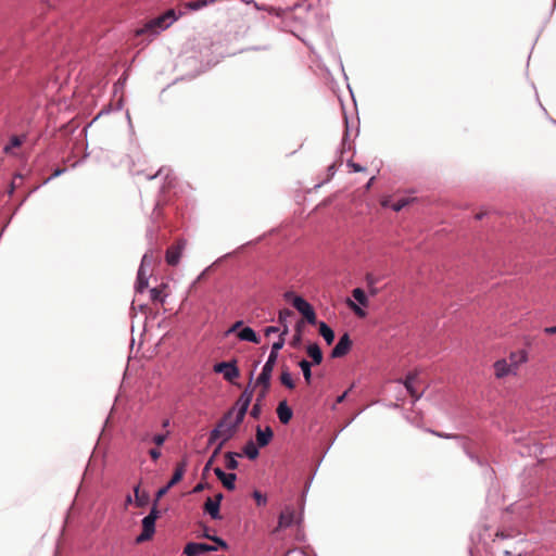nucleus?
I'll return each instance as SVG.
<instances>
[{
    "instance_id": "obj_1",
    "label": "nucleus",
    "mask_w": 556,
    "mask_h": 556,
    "mask_svg": "<svg viewBox=\"0 0 556 556\" xmlns=\"http://www.w3.org/2000/svg\"><path fill=\"white\" fill-rule=\"evenodd\" d=\"M529 362V352L525 349L510 351L506 357H501L492 364L496 380L517 378L520 369Z\"/></svg>"
},
{
    "instance_id": "obj_2",
    "label": "nucleus",
    "mask_w": 556,
    "mask_h": 556,
    "mask_svg": "<svg viewBox=\"0 0 556 556\" xmlns=\"http://www.w3.org/2000/svg\"><path fill=\"white\" fill-rule=\"evenodd\" d=\"M242 421V417L236 415L230 410L223 417V419L217 424V426L211 431L208 438L210 444H213L218 441L214 454L220 452L224 444L235 435L239 425Z\"/></svg>"
},
{
    "instance_id": "obj_3",
    "label": "nucleus",
    "mask_w": 556,
    "mask_h": 556,
    "mask_svg": "<svg viewBox=\"0 0 556 556\" xmlns=\"http://www.w3.org/2000/svg\"><path fill=\"white\" fill-rule=\"evenodd\" d=\"M182 13L177 14L175 10H167L165 13L150 20L147 22L141 28L136 30L137 36H142L146 34L156 36L163 30L167 29L172 24H174Z\"/></svg>"
},
{
    "instance_id": "obj_4",
    "label": "nucleus",
    "mask_w": 556,
    "mask_h": 556,
    "mask_svg": "<svg viewBox=\"0 0 556 556\" xmlns=\"http://www.w3.org/2000/svg\"><path fill=\"white\" fill-rule=\"evenodd\" d=\"M285 296L292 301L294 308L302 314L308 324H316V314L313 306L302 296L294 295L293 293H286Z\"/></svg>"
},
{
    "instance_id": "obj_5",
    "label": "nucleus",
    "mask_w": 556,
    "mask_h": 556,
    "mask_svg": "<svg viewBox=\"0 0 556 556\" xmlns=\"http://www.w3.org/2000/svg\"><path fill=\"white\" fill-rule=\"evenodd\" d=\"M277 358H274V355H268L266 363L264 364L262 371L256 380V384L262 386V391L260 393V400L264 399L268 392L270 386V378L276 365Z\"/></svg>"
},
{
    "instance_id": "obj_6",
    "label": "nucleus",
    "mask_w": 556,
    "mask_h": 556,
    "mask_svg": "<svg viewBox=\"0 0 556 556\" xmlns=\"http://www.w3.org/2000/svg\"><path fill=\"white\" fill-rule=\"evenodd\" d=\"M353 299L359 304L357 305L354 301L348 300L349 307L358 316L365 317L366 311L363 307L368 305V298L365 291L361 288H355L352 292Z\"/></svg>"
},
{
    "instance_id": "obj_7",
    "label": "nucleus",
    "mask_w": 556,
    "mask_h": 556,
    "mask_svg": "<svg viewBox=\"0 0 556 556\" xmlns=\"http://www.w3.org/2000/svg\"><path fill=\"white\" fill-rule=\"evenodd\" d=\"M155 520L156 511L155 509H152L150 514L142 519V532L136 539L138 543L144 542L152 538L155 532Z\"/></svg>"
},
{
    "instance_id": "obj_8",
    "label": "nucleus",
    "mask_w": 556,
    "mask_h": 556,
    "mask_svg": "<svg viewBox=\"0 0 556 556\" xmlns=\"http://www.w3.org/2000/svg\"><path fill=\"white\" fill-rule=\"evenodd\" d=\"M253 397V391L250 388H247L238 401L236 402L235 406L230 409V412L235 413L236 415L244 418L247 410L250 406V403Z\"/></svg>"
},
{
    "instance_id": "obj_9",
    "label": "nucleus",
    "mask_w": 556,
    "mask_h": 556,
    "mask_svg": "<svg viewBox=\"0 0 556 556\" xmlns=\"http://www.w3.org/2000/svg\"><path fill=\"white\" fill-rule=\"evenodd\" d=\"M214 371L222 374L228 381L238 378L240 372L235 362H222L214 365Z\"/></svg>"
},
{
    "instance_id": "obj_10",
    "label": "nucleus",
    "mask_w": 556,
    "mask_h": 556,
    "mask_svg": "<svg viewBox=\"0 0 556 556\" xmlns=\"http://www.w3.org/2000/svg\"><path fill=\"white\" fill-rule=\"evenodd\" d=\"M186 240H179L177 245L170 247L166 251V262L168 265L176 266L182 255V251L186 248Z\"/></svg>"
},
{
    "instance_id": "obj_11",
    "label": "nucleus",
    "mask_w": 556,
    "mask_h": 556,
    "mask_svg": "<svg viewBox=\"0 0 556 556\" xmlns=\"http://www.w3.org/2000/svg\"><path fill=\"white\" fill-rule=\"evenodd\" d=\"M351 345H352V342H351L349 333H344L343 336L340 337L339 341L332 349L331 357L339 358V357L346 355L349 353V351L351 350Z\"/></svg>"
},
{
    "instance_id": "obj_12",
    "label": "nucleus",
    "mask_w": 556,
    "mask_h": 556,
    "mask_svg": "<svg viewBox=\"0 0 556 556\" xmlns=\"http://www.w3.org/2000/svg\"><path fill=\"white\" fill-rule=\"evenodd\" d=\"M223 500V494L217 493L214 498L208 497L205 501L204 509L212 517V519L218 520L222 518L219 514L220 502Z\"/></svg>"
},
{
    "instance_id": "obj_13",
    "label": "nucleus",
    "mask_w": 556,
    "mask_h": 556,
    "mask_svg": "<svg viewBox=\"0 0 556 556\" xmlns=\"http://www.w3.org/2000/svg\"><path fill=\"white\" fill-rule=\"evenodd\" d=\"M216 549H217V547L208 545V544L190 542L185 546L184 553L187 556H199L203 553L212 552V551H216Z\"/></svg>"
},
{
    "instance_id": "obj_14",
    "label": "nucleus",
    "mask_w": 556,
    "mask_h": 556,
    "mask_svg": "<svg viewBox=\"0 0 556 556\" xmlns=\"http://www.w3.org/2000/svg\"><path fill=\"white\" fill-rule=\"evenodd\" d=\"M294 519H295L294 509L292 507H286L279 516L278 528L285 529V528L291 527L294 522Z\"/></svg>"
},
{
    "instance_id": "obj_15",
    "label": "nucleus",
    "mask_w": 556,
    "mask_h": 556,
    "mask_svg": "<svg viewBox=\"0 0 556 556\" xmlns=\"http://www.w3.org/2000/svg\"><path fill=\"white\" fill-rule=\"evenodd\" d=\"M214 473L222 481L223 485L228 490H233L236 488V479L237 476L235 473H227L220 468H215Z\"/></svg>"
},
{
    "instance_id": "obj_16",
    "label": "nucleus",
    "mask_w": 556,
    "mask_h": 556,
    "mask_svg": "<svg viewBox=\"0 0 556 556\" xmlns=\"http://www.w3.org/2000/svg\"><path fill=\"white\" fill-rule=\"evenodd\" d=\"M273 430L270 427H265L264 429L260 426L256 428V444L260 447H264L269 444L273 439Z\"/></svg>"
},
{
    "instance_id": "obj_17",
    "label": "nucleus",
    "mask_w": 556,
    "mask_h": 556,
    "mask_svg": "<svg viewBox=\"0 0 556 556\" xmlns=\"http://www.w3.org/2000/svg\"><path fill=\"white\" fill-rule=\"evenodd\" d=\"M416 379H417V374L409 372L408 375H406L405 379L403 380V384H404L405 389L407 390L409 395L412 397H414L415 401H417L421 397V393H419L414 387Z\"/></svg>"
},
{
    "instance_id": "obj_18",
    "label": "nucleus",
    "mask_w": 556,
    "mask_h": 556,
    "mask_svg": "<svg viewBox=\"0 0 556 556\" xmlns=\"http://www.w3.org/2000/svg\"><path fill=\"white\" fill-rule=\"evenodd\" d=\"M237 337L240 341L260 343L261 338L256 334V332L249 326L241 328L237 332Z\"/></svg>"
},
{
    "instance_id": "obj_19",
    "label": "nucleus",
    "mask_w": 556,
    "mask_h": 556,
    "mask_svg": "<svg viewBox=\"0 0 556 556\" xmlns=\"http://www.w3.org/2000/svg\"><path fill=\"white\" fill-rule=\"evenodd\" d=\"M277 416H278V418H279L281 424L287 425V424L290 422V420H291V418L293 416V412L289 407V405H288V403L286 401H281L278 404Z\"/></svg>"
},
{
    "instance_id": "obj_20",
    "label": "nucleus",
    "mask_w": 556,
    "mask_h": 556,
    "mask_svg": "<svg viewBox=\"0 0 556 556\" xmlns=\"http://www.w3.org/2000/svg\"><path fill=\"white\" fill-rule=\"evenodd\" d=\"M308 356L312 358V363L319 365L323 362V352L317 343H311L306 348Z\"/></svg>"
},
{
    "instance_id": "obj_21",
    "label": "nucleus",
    "mask_w": 556,
    "mask_h": 556,
    "mask_svg": "<svg viewBox=\"0 0 556 556\" xmlns=\"http://www.w3.org/2000/svg\"><path fill=\"white\" fill-rule=\"evenodd\" d=\"M318 326L320 336L324 338L327 344H331L334 340L333 330L325 321H320Z\"/></svg>"
},
{
    "instance_id": "obj_22",
    "label": "nucleus",
    "mask_w": 556,
    "mask_h": 556,
    "mask_svg": "<svg viewBox=\"0 0 556 556\" xmlns=\"http://www.w3.org/2000/svg\"><path fill=\"white\" fill-rule=\"evenodd\" d=\"M186 462H182L181 464L177 465L172 479L168 481V486H174L182 479L186 471Z\"/></svg>"
},
{
    "instance_id": "obj_23",
    "label": "nucleus",
    "mask_w": 556,
    "mask_h": 556,
    "mask_svg": "<svg viewBox=\"0 0 556 556\" xmlns=\"http://www.w3.org/2000/svg\"><path fill=\"white\" fill-rule=\"evenodd\" d=\"M148 281L149 275L146 268L139 267L137 276V289L139 292H142L147 288Z\"/></svg>"
},
{
    "instance_id": "obj_24",
    "label": "nucleus",
    "mask_w": 556,
    "mask_h": 556,
    "mask_svg": "<svg viewBox=\"0 0 556 556\" xmlns=\"http://www.w3.org/2000/svg\"><path fill=\"white\" fill-rule=\"evenodd\" d=\"M258 447L255 442L249 441L243 447V454L250 459H255L258 456Z\"/></svg>"
},
{
    "instance_id": "obj_25",
    "label": "nucleus",
    "mask_w": 556,
    "mask_h": 556,
    "mask_svg": "<svg viewBox=\"0 0 556 556\" xmlns=\"http://www.w3.org/2000/svg\"><path fill=\"white\" fill-rule=\"evenodd\" d=\"M299 366L303 372V377H304L306 383H311V381H312V370H311L312 363H309L306 359H302L299 363Z\"/></svg>"
},
{
    "instance_id": "obj_26",
    "label": "nucleus",
    "mask_w": 556,
    "mask_h": 556,
    "mask_svg": "<svg viewBox=\"0 0 556 556\" xmlns=\"http://www.w3.org/2000/svg\"><path fill=\"white\" fill-rule=\"evenodd\" d=\"M23 143V138L18 136L11 137L9 143L3 148V151L8 154L13 153V149L18 148Z\"/></svg>"
},
{
    "instance_id": "obj_27",
    "label": "nucleus",
    "mask_w": 556,
    "mask_h": 556,
    "mask_svg": "<svg viewBox=\"0 0 556 556\" xmlns=\"http://www.w3.org/2000/svg\"><path fill=\"white\" fill-rule=\"evenodd\" d=\"M213 2V0H198L186 3V8L190 11H198L206 7L208 3Z\"/></svg>"
},
{
    "instance_id": "obj_28",
    "label": "nucleus",
    "mask_w": 556,
    "mask_h": 556,
    "mask_svg": "<svg viewBox=\"0 0 556 556\" xmlns=\"http://www.w3.org/2000/svg\"><path fill=\"white\" fill-rule=\"evenodd\" d=\"M281 383L289 389L294 388V382L289 370H283L280 376Z\"/></svg>"
},
{
    "instance_id": "obj_29",
    "label": "nucleus",
    "mask_w": 556,
    "mask_h": 556,
    "mask_svg": "<svg viewBox=\"0 0 556 556\" xmlns=\"http://www.w3.org/2000/svg\"><path fill=\"white\" fill-rule=\"evenodd\" d=\"M285 345V338L279 337L278 341L274 342L269 355H274V358H278L279 351Z\"/></svg>"
},
{
    "instance_id": "obj_30",
    "label": "nucleus",
    "mask_w": 556,
    "mask_h": 556,
    "mask_svg": "<svg viewBox=\"0 0 556 556\" xmlns=\"http://www.w3.org/2000/svg\"><path fill=\"white\" fill-rule=\"evenodd\" d=\"M238 456H240V455L237 453H231V452H228L226 454L227 468L236 469L238 467V460H237Z\"/></svg>"
},
{
    "instance_id": "obj_31",
    "label": "nucleus",
    "mask_w": 556,
    "mask_h": 556,
    "mask_svg": "<svg viewBox=\"0 0 556 556\" xmlns=\"http://www.w3.org/2000/svg\"><path fill=\"white\" fill-rule=\"evenodd\" d=\"M150 295L152 300L160 301L161 303H164L166 299V295H163L162 290L159 288L151 289Z\"/></svg>"
},
{
    "instance_id": "obj_32",
    "label": "nucleus",
    "mask_w": 556,
    "mask_h": 556,
    "mask_svg": "<svg viewBox=\"0 0 556 556\" xmlns=\"http://www.w3.org/2000/svg\"><path fill=\"white\" fill-rule=\"evenodd\" d=\"M253 497L258 506H263L267 503L266 495L262 494L260 491H254Z\"/></svg>"
},
{
    "instance_id": "obj_33",
    "label": "nucleus",
    "mask_w": 556,
    "mask_h": 556,
    "mask_svg": "<svg viewBox=\"0 0 556 556\" xmlns=\"http://www.w3.org/2000/svg\"><path fill=\"white\" fill-rule=\"evenodd\" d=\"M241 328H243V321L238 320L225 332V336L228 337L233 332H238Z\"/></svg>"
},
{
    "instance_id": "obj_34",
    "label": "nucleus",
    "mask_w": 556,
    "mask_h": 556,
    "mask_svg": "<svg viewBox=\"0 0 556 556\" xmlns=\"http://www.w3.org/2000/svg\"><path fill=\"white\" fill-rule=\"evenodd\" d=\"M291 314H292V313H291V311H289V309L280 311V313H279V317H278L279 323H280V324H282V325L287 324V318H288L289 316H291Z\"/></svg>"
},
{
    "instance_id": "obj_35",
    "label": "nucleus",
    "mask_w": 556,
    "mask_h": 556,
    "mask_svg": "<svg viewBox=\"0 0 556 556\" xmlns=\"http://www.w3.org/2000/svg\"><path fill=\"white\" fill-rule=\"evenodd\" d=\"M165 440H166V434H162V433H160V434H155V435L152 438L153 443H155L157 446L163 445V444H164V442H165Z\"/></svg>"
},
{
    "instance_id": "obj_36",
    "label": "nucleus",
    "mask_w": 556,
    "mask_h": 556,
    "mask_svg": "<svg viewBox=\"0 0 556 556\" xmlns=\"http://www.w3.org/2000/svg\"><path fill=\"white\" fill-rule=\"evenodd\" d=\"M206 538L211 539L212 541L216 542L218 544L219 547L226 549L228 547L227 543L218 538V536H210V535H206Z\"/></svg>"
},
{
    "instance_id": "obj_37",
    "label": "nucleus",
    "mask_w": 556,
    "mask_h": 556,
    "mask_svg": "<svg viewBox=\"0 0 556 556\" xmlns=\"http://www.w3.org/2000/svg\"><path fill=\"white\" fill-rule=\"evenodd\" d=\"M152 263V256L149 254H144L140 264V267L146 268V266H150Z\"/></svg>"
},
{
    "instance_id": "obj_38",
    "label": "nucleus",
    "mask_w": 556,
    "mask_h": 556,
    "mask_svg": "<svg viewBox=\"0 0 556 556\" xmlns=\"http://www.w3.org/2000/svg\"><path fill=\"white\" fill-rule=\"evenodd\" d=\"M149 454L153 460H157L161 457V451L159 448L150 450Z\"/></svg>"
},
{
    "instance_id": "obj_39",
    "label": "nucleus",
    "mask_w": 556,
    "mask_h": 556,
    "mask_svg": "<svg viewBox=\"0 0 556 556\" xmlns=\"http://www.w3.org/2000/svg\"><path fill=\"white\" fill-rule=\"evenodd\" d=\"M348 166L353 170V172H363L364 170V167H362L361 165L356 164V163H353V162H350L348 164Z\"/></svg>"
},
{
    "instance_id": "obj_40",
    "label": "nucleus",
    "mask_w": 556,
    "mask_h": 556,
    "mask_svg": "<svg viewBox=\"0 0 556 556\" xmlns=\"http://www.w3.org/2000/svg\"><path fill=\"white\" fill-rule=\"evenodd\" d=\"M170 488H172V486H168V483H167L164 488H162V489H160V490L157 491L156 497H157V498H161L162 496H164V495L168 492V490H169Z\"/></svg>"
},
{
    "instance_id": "obj_41",
    "label": "nucleus",
    "mask_w": 556,
    "mask_h": 556,
    "mask_svg": "<svg viewBox=\"0 0 556 556\" xmlns=\"http://www.w3.org/2000/svg\"><path fill=\"white\" fill-rule=\"evenodd\" d=\"M277 332H279V328L275 327V326H270L265 329V336H270L271 333H277Z\"/></svg>"
},
{
    "instance_id": "obj_42",
    "label": "nucleus",
    "mask_w": 556,
    "mask_h": 556,
    "mask_svg": "<svg viewBox=\"0 0 556 556\" xmlns=\"http://www.w3.org/2000/svg\"><path fill=\"white\" fill-rule=\"evenodd\" d=\"M260 412H261V407L258 404H255L253 407H252V410H251V416L254 417V418H257L258 415H260Z\"/></svg>"
},
{
    "instance_id": "obj_43",
    "label": "nucleus",
    "mask_w": 556,
    "mask_h": 556,
    "mask_svg": "<svg viewBox=\"0 0 556 556\" xmlns=\"http://www.w3.org/2000/svg\"><path fill=\"white\" fill-rule=\"evenodd\" d=\"M545 333H548V334H556V326H553V327H547L544 329Z\"/></svg>"
},
{
    "instance_id": "obj_44",
    "label": "nucleus",
    "mask_w": 556,
    "mask_h": 556,
    "mask_svg": "<svg viewBox=\"0 0 556 556\" xmlns=\"http://www.w3.org/2000/svg\"><path fill=\"white\" fill-rule=\"evenodd\" d=\"M404 205H405V203H403V202H399V203L394 204V205L392 206V208H393L395 212H397V211H400Z\"/></svg>"
},
{
    "instance_id": "obj_45",
    "label": "nucleus",
    "mask_w": 556,
    "mask_h": 556,
    "mask_svg": "<svg viewBox=\"0 0 556 556\" xmlns=\"http://www.w3.org/2000/svg\"><path fill=\"white\" fill-rule=\"evenodd\" d=\"M288 332H289L288 325H287V324H285V325H283V329H282V331L280 332L279 337L285 338V337H286V334H287Z\"/></svg>"
},
{
    "instance_id": "obj_46",
    "label": "nucleus",
    "mask_w": 556,
    "mask_h": 556,
    "mask_svg": "<svg viewBox=\"0 0 556 556\" xmlns=\"http://www.w3.org/2000/svg\"><path fill=\"white\" fill-rule=\"evenodd\" d=\"M202 490H203V484H202V483H199V484H197V485L194 486L193 492H194V493H198V492H200V491H202Z\"/></svg>"
},
{
    "instance_id": "obj_47",
    "label": "nucleus",
    "mask_w": 556,
    "mask_h": 556,
    "mask_svg": "<svg viewBox=\"0 0 556 556\" xmlns=\"http://www.w3.org/2000/svg\"><path fill=\"white\" fill-rule=\"evenodd\" d=\"M345 396H346V392H344L342 395H340V396L338 397L337 402H338V403L343 402V400L345 399Z\"/></svg>"
},
{
    "instance_id": "obj_48",
    "label": "nucleus",
    "mask_w": 556,
    "mask_h": 556,
    "mask_svg": "<svg viewBox=\"0 0 556 556\" xmlns=\"http://www.w3.org/2000/svg\"><path fill=\"white\" fill-rule=\"evenodd\" d=\"M301 340V333L299 332L295 338H294V342H299Z\"/></svg>"
},
{
    "instance_id": "obj_49",
    "label": "nucleus",
    "mask_w": 556,
    "mask_h": 556,
    "mask_svg": "<svg viewBox=\"0 0 556 556\" xmlns=\"http://www.w3.org/2000/svg\"><path fill=\"white\" fill-rule=\"evenodd\" d=\"M138 492H139V486L137 485V486L135 488V494H136V495H138Z\"/></svg>"
},
{
    "instance_id": "obj_50",
    "label": "nucleus",
    "mask_w": 556,
    "mask_h": 556,
    "mask_svg": "<svg viewBox=\"0 0 556 556\" xmlns=\"http://www.w3.org/2000/svg\"><path fill=\"white\" fill-rule=\"evenodd\" d=\"M126 502H127V503H131V496H127Z\"/></svg>"
}]
</instances>
